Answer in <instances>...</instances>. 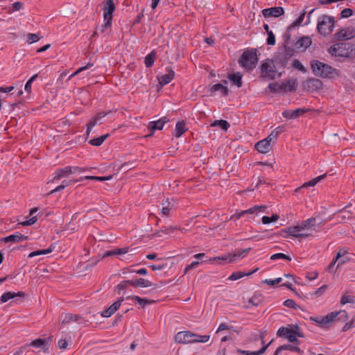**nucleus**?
Instances as JSON below:
<instances>
[{
	"label": "nucleus",
	"mask_w": 355,
	"mask_h": 355,
	"mask_svg": "<svg viewBox=\"0 0 355 355\" xmlns=\"http://www.w3.org/2000/svg\"><path fill=\"white\" fill-rule=\"evenodd\" d=\"M162 205L164 206L162 209V215L169 216L170 211L172 209L173 205H170V202L168 203L167 206H165V203L163 202Z\"/></svg>",
	"instance_id": "obj_51"
},
{
	"label": "nucleus",
	"mask_w": 355,
	"mask_h": 355,
	"mask_svg": "<svg viewBox=\"0 0 355 355\" xmlns=\"http://www.w3.org/2000/svg\"><path fill=\"white\" fill-rule=\"evenodd\" d=\"M112 111L98 112L96 115L90 121L91 126H95L98 122H99L103 117L110 114Z\"/></svg>",
	"instance_id": "obj_35"
},
{
	"label": "nucleus",
	"mask_w": 355,
	"mask_h": 355,
	"mask_svg": "<svg viewBox=\"0 0 355 355\" xmlns=\"http://www.w3.org/2000/svg\"><path fill=\"white\" fill-rule=\"evenodd\" d=\"M316 62H320L319 60H312L311 62V67L313 70V73L317 76H321L322 75V71H323L322 70V67H320V65L319 66V64H318V67H316V65L315 64V63Z\"/></svg>",
	"instance_id": "obj_45"
},
{
	"label": "nucleus",
	"mask_w": 355,
	"mask_h": 355,
	"mask_svg": "<svg viewBox=\"0 0 355 355\" xmlns=\"http://www.w3.org/2000/svg\"><path fill=\"white\" fill-rule=\"evenodd\" d=\"M354 322H355V318L353 317L352 320L349 322H347L344 327H343V331H347L351 328L354 327Z\"/></svg>",
	"instance_id": "obj_60"
},
{
	"label": "nucleus",
	"mask_w": 355,
	"mask_h": 355,
	"mask_svg": "<svg viewBox=\"0 0 355 355\" xmlns=\"http://www.w3.org/2000/svg\"><path fill=\"white\" fill-rule=\"evenodd\" d=\"M327 288V286L326 285H323L321 287L318 288L317 290H315L313 293L312 295H314L315 297H318L326 291Z\"/></svg>",
	"instance_id": "obj_57"
},
{
	"label": "nucleus",
	"mask_w": 355,
	"mask_h": 355,
	"mask_svg": "<svg viewBox=\"0 0 355 355\" xmlns=\"http://www.w3.org/2000/svg\"><path fill=\"white\" fill-rule=\"evenodd\" d=\"M263 15L265 17H278L284 13V10L282 7H272L270 8L263 9L262 10Z\"/></svg>",
	"instance_id": "obj_10"
},
{
	"label": "nucleus",
	"mask_w": 355,
	"mask_h": 355,
	"mask_svg": "<svg viewBox=\"0 0 355 355\" xmlns=\"http://www.w3.org/2000/svg\"><path fill=\"white\" fill-rule=\"evenodd\" d=\"M250 248H246L242 250H239L238 252H235L233 254H230L228 256H223L222 257H214L213 259H211L210 261H216V260H223V261H227L230 260V261L232 262L236 260V257H241L243 256L245 254L249 252Z\"/></svg>",
	"instance_id": "obj_11"
},
{
	"label": "nucleus",
	"mask_w": 355,
	"mask_h": 355,
	"mask_svg": "<svg viewBox=\"0 0 355 355\" xmlns=\"http://www.w3.org/2000/svg\"><path fill=\"white\" fill-rule=\"evenodd\" d=\"M284 305L286 307L297 309L299 306L293 300L291 299H288L284 302Z\"/></svg>",
	"instance_id": "obj_53"
},
{
	"label": "nucleus",
	"mask_w": 355,
	"mask_h": 355,
	"mask_svg": "<svg viewBox=\"0 0 355 355\" xmlns=\"http://www.w3.org/2000/svg\"><path fill=\"white\" fill-rule=\"evenodd\" d=\"M283 350H289L293 352H301V349L297 346H293L291 345H284L279 346L275 351L274 355H278Z\"/></svg>",
	"instance_id": "obj_32"
},
{
	"label": "nucleus",
	"mask_w": 355,
	"mask_h": 355,
	"mask_svg": "<svg viewBox=\"0 0 355 355\" xmlns=\"http://www.w3.org/2000/svg\"><path fill=\"white\" fill-rule=\"evenodd\" d=\"M263 296L261 293H255L250 300L249 302L253 306H258L263 301Z\"/></svg>",
	"instance_id": "obj_40"
},
{
	"label": "nucleus",
	"mask_w": 355,
	"mask_h": 355,
	"mask_svg": "<svg viewBox=\"0 0 355 355\" xmlns=\"http://www.w3.org/2000/svg\"><path fill=\"white\" fill-rule=\"evenodd\" d=\"M312 43V40L309 37H302L299 39L295 44L296 49L300 51H305Z\"/></svg>",
	"instance_id": "obj_16"
},
{
	"label": "nucleus",
	"mask_w": 355,
	"mask_h": 355,
	"mask_svg": "<svg viewBox=\"0 0 355 355\" xmlns=\"http://www.w3.org/2000/svg\"><path fill=\"white\" fill-rule=\"evenodd\" d=\"M27 38L28 42H29L30 44L37 42L40 39L38 35L34 33H28L27 35Z\"/></svg>",
	"instance_id": "obj_58"
},
{
	"label": "nucleus",
	"mask_w": 355,
	"mask_h": 355,
	"mask_svg": "<svg viewBox=\"0 0 355 355\" xmlns=\"http://www.w3.org/2000/svg\"><path fill=\"white\" fill-rule=\"evenodd\" d=\"M178 229H180L179 226H170L168 227H163L161 231L162 233H164L166 234H169L171 233H173L175 230H178Z\"/></svg>",
	"instance_id": "obj_56"
},
{
	"label": "nucleus",
	"mask_w": 355,
	"mask_h": 355,
	"mask_svg": "<svg viewBox=\"0 0 355 355\" xmlns=\"http://www.w3.org/2000/svg\"><path fill=\"white\" fill-rule=\"evenodd\" d=\"M256 150L261 153H267L272 149V144L267 139L258 141L254 146Z\"/></svg>",
	"instance_id": "obj_17"
},
{
	"label": "nucleus",
	"mask_w": 355,
	"mask_h": 355,
	"mask_svg": "<svg viewBox=\"0 0 355 355\" xmlns=\"http://www.w3.org/2000/svg\"><path fill=\"white\" fill-rule=\"evenodd\" d=\"M123 300H124L123 297L119 298L117 301H116L111 306H110L106 310L103 311L101 313V315L104 318L110 317L121 306V303L123 301Z\"/></svg>",
	"instance_id": "obj_12"
},
{
	"label": "nucleus",
	"mask_w": 355,
	"mask_h": 355,
	"mask_svg": "<svg viewBox=\"0 0 355 355\" xmlns=\"http://www.w3.org/2000/svg\"><path fill=\"white\" fill-rule=\"evenodd\" d=\"M37 216H33L29 220L23 221V222L20 223L19 224L21 225L22 226H28V225H33L37 221Z\"/></svg>",
	"instance_id": "obj_63"
},
{
	"label": "nucleus",
	"mask_w": 355,
	"mask_h": 355,
	"mask_svg": "<svg viewBox=\"0 0 355 355\" xmlns=\"http://www.w3.org/2000/svg\"><path fill=\"white\" fill-rule=\"evenodd\" d=\"M72 173V167L67 166L63 168H59L56 171L55 175L53 178V181L59 180L63 177L67 176L69 174Z\"/></svg>",
	"instance_id": "obj_23"
},
{
	"label": "nucleus",
	"mask_w": 355,
	"mask_h": 355,
	"mask_svg": "<svg viewBox=\"0 0 355 355\" xmlns=\"http://www.w3.org/2000/svg\"><path fill=\"white\" fill-rule=\"evenodd\" d=\"M103 17L105 24L101 26V31H104L112 25V13L115 10V6L113 0H105L103 1Z\"/></svg>",
	"instance_id": "obj_5"
},
{
	"label": "nucleus",
	"mask_w": 355,
	"mask_h": 355,
	"mask_svg": "<svg viewBox=\"0 0 355 355\" xmlns=\"http://www.w3.org/2000/svg\"><path fill=\"white\" fill-rule=\"evenodd\" d=\"M308 110L306 108H298L295 110H284L282 112V115L286 119H297L300 116L306 113Z\"/></svg>",
	"instance_id": "obj_14"
},
{
	"label": "nucleus",
	"mask_w": 355,
	"mask_h": 355,
	"mask_svg": "<svg viewBox=\"0 0 355 355\" xmlns=\"http://www.w3.org/2000/svg\"><path fill=\"white\" fill-rule=\"evenodd\" d=\"M211 126H212V127L219 126L221 129H223L224 130H227L230 127V124L227 121L221 119V120L214 121L211 124Z\"/></svg>",
	"instance_id": "obj_42"
},
{
	"label": "nucleus",
	"mask_w": 355,
	"mask_h": 355,
	"mask_svg": "<svg viewBox=\"0 0 355 355\" xmlns=\"http://www.w3.org/2000/svg\"><path fill=\"white\" fill-rule=\"evenodd\" d=\"M166 72L167 73L162 75L158 78L159 83L162 85H165L169 83L175 76V72L171 68L167 67Z\"/></svg>",
	"instance_id": "obj_18"
},
{
	"label": "nucleus",
	"mask_w": 355,
	"mask_h": 355,
	"mask_svg": "<svg viewBox=\"0 0 355 355\" xmlns=\"http://www.w3.org/2000/svg\"><path fill=\"white\" fill-rule=\"evenodd\" d=\"M126 299H132L138 302L139 305H141L142 307H144L146 304H149L153 302V300H149L146 298H141L139 296L134 295V296H129L127 297Z\"/></svg>",
	"instance_id": "obj_36"
},
{
	"label": "nucleus",
	"mask_w": 355,
	"mask_h": 355,
	"mask_svg": "<svg viewBox=\"0 0 355 355\" xmlns=\"http://www.w3.org/2000/svg\"><path fill=\"white\" fill-rule=\"evenodd\" d=\"M210 91L212 92H220L223 96H227L229 93V89L226 86L220 83H218L214 85L211 87Z\"/></svg>",
	"instance_id": "obj_30"
},
{
	"label": "nucleus",
	"mask_w": 355,
	"mask_h": 355,
	"mask_svg": "<svg viewBox=\"0 0 355 355\" xmlns=\"http://www.w3.org/2000/svg\"><path fill=\"white\" fill-rule=\"evenodd\" d=\"M334 315L333 313H329L324 317L311 318V320L316 322L317 323L327 325L333 322V318Z\"/></svg>",
	"instance_id": "obj_25"
},
{
	"label": "nucleus",
	"mask_w": 355,
	"mask_h": 355,
	"mask_svg": "<svg viewBox=\"0 0 355 355\" xmlns=\"http://www.w3.org/2000/svg\"><path fill=\"white\" fill-rule=\"evenodd\" d=\"M290 334H291V329L282 327L277 331V335L280 337L286 338Z\"/></svg>",
	"instance_id": "obj_48"
},
{
	"label": "nucleus",
	"mask_w": 355,
	"mask_h": 355,
	"mask_svg": "<svg viewBox=\"0 0 355 355\" xmlns=\"http://www.w3.org/2000/svg\"><path fill=\"white\" fill-rule=\"evenodd\" d=\"M29 345L37 348L41 347L44 349V352H46L49 349L46 339L37 338L33 340Z\"/></svg>",
	"instance_id": "obj_28"
},
{
	"label": "nucleus",
	"mask_w": 355,
	"mask_h": 355,
	"mask_svg": "<svg viewBox=\"0 0 355 355\" xmlns=\"http://www.w3.org/2000/svg\"><path fill=\"white\" fill-rule=\"evenodd\" d=\"M258 270H259V268H257L254 270L249 271V272H241V271H237V272H233L229 277L228 279L232 280V281H235V280L241 279L243 277L250 276V275H252L253 273H254L255 272H257Z\"/></svg>",
	"instance_id": "obj_26"
},
{
	"label": "nucleus",
	"mask_w": 355,
	"mask_h": 355,
	"mask_svg": "<svg viewBox=\"0 0 355 355\" xmlns=\"http://www.w3.org/2000/svg\"><path fill=\"white\" fill-rule=\"evenodd\" d=\"M349 49H352V46L349 44L341 43L338 44V57H346L350 56Z\"/></svg>",
	"instance_id": "obj_21"
},
{
	"label": "nucleus",
	"mask_w": 355,
	"mask_h": 355,
	"mask_svg": "<svg viewBox=\"0 0 355 355\" xmlns=\"http://www.w3.org/2000/svg\"><path fill=\"white\" fill-rule=\"evenodd\" d=\"M168 121L169 119L166 116L162 117L156 121H150L148 125V128L151 131V132L146 137H149L153 136L156 130H162L164 124Z\"/></svg>",
	"instance_id": "obj_6"
},
{
	"label": "nucleus",
	"mask_w": 355,
	"mask_h": 355,
	"mask_svg": "<svg viewBox=\"0 0 355 355\" xmlns=\"http://www.w3.org/2000/svg\"><path fill=\"white\" fill-rule=\"evenodd\" d=\"M156 58V53L155 51H152L145 57V64L146 67H150L153 65Z\"/></svg>",
	"instance_id": "obj_41"
},
{
	"label": "nucleus",
	"mask_w": 355,
	"mask_h": 355,
	"mask_svg": "<svg viewBox=\"0 0 355 355\" xmlns=\"http://www.w3.org/2000/svg\"><path fill=\"white\" fill-rule=\"evenodd\" d=\"M294 55V50L286 44L279 47L274 55L272 62L274 63V67H286L289 60Z\"/></svg>",
	"instance_id": "obj_1"
},
{
	"label": "nucleus",
	"mask_w": 355,
	"mask_h": 355,
	"mask_svg": "<svg viewBox=\"0 0 355 355\" xmlns=\"http://www.w3.org/2000/svg\"><path fill=\"white\" fill-rule=\"evenodd\" d=\"M28 239L27 236H24L19 232H16L14 234L1 239V241L4 243L12 242L19 243L26 241Z\"/></svg>",
	"instance_id": "obj_15"
},
{
	"label": "nucleus",
	"mask_w": 355,
	"mask_h": 355,
	"mask_svg": "<svg viewBox=\"0 0 355 355\" xmlns=\"http://www.w3.org/2000/svg\"><path fill=\"white\" fill-rule=\"evenodd\" d=\"M322 83L320 80L311 78L304 83V87L310 92H314L322 88Z\"/></svg>",
	"instance_id": "obj_7"
},
{
	"label": "nucleus",
	"mask_w": 355,
	"mask_h": 355,
	"mask_svg": "<svg viewBox=\"0 0 355 355\" xmlns=\"http://www.w3.org/2000/svg\"><path fill=\"white\" fill-rule=\"evenodd\" d=\"M131 280H124L122 281L120 284H119L116 288L119 291L123 290L127 288L128 285H130ZM118 293L120 294V291H118Z\"/></svg>",
	"instance_id": "obj_54"
},
{
	"label": "nucleus",
	"mask_w": 355,
	"mask_h": 355,
	"mask_svg": "<svg viewBox=\"0 0 355 355\" xmlns=\"http://www.w3.org/2000/svg\"><path fill=\"white\" fill-rule=\"evenodd\" d=\"M209 335H198L189 331H183L178 332L175 336L176 343L182 344L193 343H207L209 340Z\"/></svg>",
	"instance_id": "obj_2"
},
{
	"label": "nucleus",
	"mask_w": 355,
	"mask_h": 355,
	"mask_svg": "<svg viewBox=\"0 0 355 355\" xmlns=\"http://www.w3.org/2000/svg\"><path fill=\"white\" fill-rule=\"evenodd\" d=\"M25 293L24 292L19 291L18 293H13V292H6L3 293L1 297V301L3 303H5L8 302L10 299H13L15 297H24Z\"/></svg>",
	"instance_id": "obj_24"
},
{
	"label": "nucleus",
	"mask_w": 355,
	"mask_h": 355,
	"mask_svg": "<svg viewBox=\"0 0 355 355\" xmlns=\"http://www.w3.org/2000/svg\"><path fill=\"white\" fill-rule=\"evenodd\" d=\"M254 213H257V209H254V207H253L250 208V209H248L247 210L242 211H241L238 214L233 215L232 216H231L230 219H232L234 218H236V219H239V218H240L242 216H243L245 214H254Z\"/></svg>",
	"instance_id": "obj_46"
},
{
	"label": "nucleus",
	"mask_w": 355,
	"mask_h": 355,
	"mask_svg": "<svg viewBox=\"0 0 355 355\" xmlns=\"http://www.w3.org/2000/svg\"><path fill=\"white\" fill-rule=\"evenodd\" d=\"M326 176H327V173H324L322 175L318 176L315 178H313V180H311L307 182H305L301 187L297 188L295 190V192H299L303 188H306L309 187H314L318 182H319L322 180L326 178Z\"/></svg>",
	"instance_id": "obj_22"
},
{
	"label": "nucleus",
	"mask_w": 355,
	"mask_h": 355,
	"mask_svg": "<svg viewBox=\"0 0 355 355\" xmlns=\"http://www.w3.org/2000/svg\"><path fill=\"white\" fill-rule=\"evenodd\" d=\"M228 79L233 82L238 87H241L242 85V75L239 73H230L227 76Z\"/></svg>",
	"instance_id": "obj_31"
},
{
	"label": "nucleus",
	"mask_w": 355,
	"mask_h": 355,
	"mask_svg": "<svg viewBox=\"0 0 355 355\" xmlns=\"http://www.w3.org/2000/svg\"><path fill=\"white\" fill-rule=\"evenodd\" d=\"M261 71L263 78L268 79H274L277 73V70L274 69L269 62H264L261 65Z\"/></svg>",
	"instance_id": "obj_8"
},
{
	"label": "nucleus",
	"mask_w": 355,
	"mask_h": 355,
	"mask_svg": "<svg viewBox=\"0 0 355 355\" xmlns=\"http://www.w3.org/2000/svg\"><path fill=\"white\" fill-rule=\"evenodd\" d=\"M315 218H310L303 221L300 225H297V227H299V230L302 231L305 230L306 228H309V227L313 226V222H315Z\"/></svg>",
	"instance_id": "obj_43"
},
{
	"label": "nucleus",
	"mask_w": 355,
	"mask_h": 355,
	"mask_svg": "<svg viewBox=\"0 0 355 355\" xmlns=\"http://www.w3.org/2000/svg\"><path fill=\"white\" fill-rule=\"evenodd\" d=\"M282 83H286V92H295L297 89V79L292 80H286Z\"/></svg>",
	"instance_id": "obj_37"
},
{
	"label": "nucleus",
	"mask_w": 355,
	"mask_h": 355,
	"mask_svg": "<svg viewBox=\"0 0 355 355\" xmlns=\"http://www.w3.org/2000/svg\"><path fill=\"white\" fill-rule=\"evenodd\" d=\"M306 11L304 10L299 17L288 26V30L290 31L291 28L300 26L304 19Z\"/></svg>",
	"instance_id": "obj_44"
},
{
	"label": "nucleus",
	"mask_w": 355,
	"mask_h": 355,
	"mask_svg": "<svg viewBox=\"0 0 355 355\" xmlns=\"http://www.w3.org/2000/svg\"><path fill=\"white\" fill-rule=\"evenodd\" d=\"M279 218V216L277 214H272L271 217H268V216H264L261 218V222L263 224H268V223H270L272 222L277 221Z\"/></svg>",
	"instance_id": "obj_47"
},
{
	"label": "nucleus",
	"mask_w": 355,
	"mask_h": 355,
	"mask_svg": "<svg viewBox=\"0 0 355 355\" xmlns=\"http://www.w3.org/2000/svg\"><path fill=\"white\" fill-rule=\"evenodd\" d=\"M110 136V134L107 133L106 135H102L99 137L92 139L89 141V144L94 146H101L104 141Z\"/></svg>",
	"instance_id": "obj_38"
},
{
	"label": "nucleus",
	"mask_w": 355,
	"mask_h": 355,
	"mask_svg": "<svg viewBox=\"0 0 355 355\" xmlns=\"http://www.w3.org/2000/svg\"><path fill=\"white\" fill-rule=\"evenodd\" d=\"M128 251V250L127 248H118V249H114L112 250H108L104 253L103 258L110 257V256H114V255L124 254L127 253Z\"/></svg>",
	"instance_id": "obj_33"
},
{
	"label": "nucleus",
	"mask_w": 355,
	"mask_h": 355,
	"mask_svg": "<svg viewBox=\"0 0 355 355\" xmlns=\"http://www.w3.org/2000/svg\"><path fill=\"white\" fill-rule=\"evenodd\" d=\"M267 35H268L267 44L268 45H274L276 42L275 35L273 34V33L272 31L268 32L267 33Z\"/></svg>",
	"instance_id": "obj_61"
},
{
	"label": "nucleus",
	"mask_w": 355,
	"mask_h": 355,
	"mask_svg": "<svg viewBox=\"0 0 355 355\" xmlns=\"http://www.w3.org/2000/svg\"><path fill=\"white\" fill-rule=\"evenodd\" d=\"M282 279L281 277L276 278L274 280L271 279H265L262 282L263 284H266L269 286H274L277 284H279L282 282Z\"/></svg>",
	"instance_id": "obj_59"
},
{
	"label": "nucleus",
	"mask_w": 355,
	"mask_h": 355,
	"mask_svg": "<svg viewBox=\"0 0 355 355\" xmlns=\"http://www.w3.org/2000/svg\"><path fill=\"white\" fill-rule=\"evenodd\" d=\"M268 87L270 90V92L274 93L286 92V83H270Z\"/></svg>",
	"instance_id": "obj_29"
},
{
	"label": "nucleus",
	"mask_w": 355,
	"mask_h": 355,
	"mask_svg": "<svg viewBox=\"0 0 355 355\" xmlns=\"http://www.w3.org/2000/svg\"><path fill=\"white\" fill-rule=\"evenodd\" d=\"M286 259V260H288V261H291V258L285 254H283V253H277V254H272L271 257H270V259L271 260H276V259Z\"/></svg>",
	"instance_id": "obj_49"
},
{
	"label": "nucleus",
	"mask_w": 355,
	"mask_h": 355,
	"mask_svg": "<svg viewBox=\"0 0 355 355\" xmlns=\"http://www.w3.org/2000/svg\"><path fill=\"white\" fill-rule=\"evenodd\" d=\"M334 22L333 17L323 15L318 19L317 25L318 33L324 36L329 35L334 30Z\"/></svg>",
	"instance_id": "obj_4"
},
{
	"label": "nucleus",
	"mask_w": 355,
	"mask_h": 355,
	"mask_svg": "<svg viewBox=\"0 0 355 355\" xmlns=\"http://www.w3.org/2000/svg\"><path fill=\"white\" fill-rule=\"evenodd\" d=\"M293 67H295V69H297L298 70H300V71H301L302 72H305L306 71L305 67L297 60H295L293 62Z\"/></svg>",
	"instance_id": "obj_62"
},
{
	"label": "nucleus",
	"mask_w": 355,
	"mask_h": 355,
	"mask_svg": "<svg viewBox=\"0 0 355 355\" xmlns=\"http://www.w3.org/2000/svg\"><path fill=\"white\" fill-rule=\"evenodd\" d=\"M37 74H35L26 83L24 89L28 93H30L31 92L32 83L37 78Z\"/></svg>",
	"instance_id": "obj_50"
},
{
	"label": "nucleus",
	"mask_w": 355,
	"mask_h": 355,
	"mask_svg": "<svg viewBox=\"0 0 355 355\" xmlns=\"http://www.w3.org/2000/svg\"><path fill=\"white\" fill-rule=\"evenodd\" d=\"M130 285L134 287H149L151 286L153 284L147 279L139 278L137 279H131Z\"/></svg>",
	"instance_id": "obj_27"
},
{
	"label": "nucleus",
	"mask_w": 355,
	"mask_h": 355,
	"mask_svg": "<svg viewBox=\"0 0 355 355\" xmlns=\"http://www.w3.org/2000/svg\"><path fill=\"white\" fill-rule=\"evenodd\" d=\"M354 11L351 8H345L340 12L341 18H347L352 16Z\"/></svg>",
	"instance_id": "obj_55"
},
{
	"label": "nucleus",
	"mask_w": 355,
	"mask_h": 355,
	"mask_svg": "<svg viewBox=\"0 0 355 355\" xmlns=\"http://www.w3.org/2000/svg\"><path fill=\"white\" fill-rule=\"evenodd\" d=\"M346 30L342 29L336 33V35L339 40H347L349 37L346 34Z\"/></svg>",
	"instance_id": "obj_64"
},
{
	"label": "nucleus",
	"mask_w": 355,
	"mask_h": 355,
	"mask_svg": "<svg viewBox=\"0 0 355 355\" xmlns=\"http://www.w3.org/2000/svg\"><path fill=\"white\" fill-rule=\"evenodd\" d=\"M71 322H76L78 324H84L86 320L80 315H74L72 313H66L62 320V324H69Z\"/></svg>",
	"instance_id": "obj_13"
},
{
	"label": "nucleus",
	"mask_w": 355,
	"mask_h": 355,
	"mask_svg": "<svg viewBox=\"0 0 355 355\" xmlns=\"http://www.w3.org/2000/svg\"><path fill=\"white\" fill-rule=\"evenodd\" d=\"M258 62L255 51H245L239 60L240 65L248 71L252 70Z\"/></svg>",
	"instance_id": "obj_3"
},
{
	"label": "nucleus",
	"mask_w": 355,
	"mask_h": 355,
	"mask_svg": "<svg viewBox=\"0 0 355 355\" xmlns=\"http://www.w3.org/2000/svg\"><path fill=\"white\" fill-rule=\"evenodd\" d=\"M187 130L186 124L184 121H178L175 125V133L176 137H181Z\"/></svg>",
	"instance_id": "obj_34"
},
{
	"label": "nucleus",
	"mask_w": 355,
	"mask_h": 355,
	"mask_svg": "<svg viewBox=\"0 0 355 355\" xmlns=\"http://www.w3.org/2000/svg\"><path fill=\"white\" fill-rule=\"evenodd\" d=\"M340 303L342 304H345L347 303H354V297L352 295H344L341 297Z\"/></svg>",
	"instance_id": "obj_52"
},
{
	"label": "nucleus",
	"mask_w": 355,
	"mask_h": 355,
	"mask_svg": "<svg viewBox=\"0 0 355 355\" xmlns=\"http://www.w3.org/2000/svg\"><path fill=\"white\" fill-rule=\"evenodd\" d=\"M263 337H264L263 334H262L260 336V338H261V343L263 345H264ZM271 342L272 341H270L268 344L263 345L259 350H258L257 352H250V351H247V350L238 349L237 352L239 354H244V355H261L266 352V349L270 345Z\"/></svg>",
	"instance_id": "obj_19"
},
{
	"label": "nucleus",
	"mask_w": 355,
	"mask_h": 355,
	"mask_svg": "<svg viewBox=\"0 0 355 355\" xmlns=\"http://www.w3.org/2000/svg\"><path fill=\"white\" fill-rule=\"evenodd\" d=\"M281 232L288 233L290 236H292L295 238H305L309 236V234H304L299 233L300 230L299 227H297V225L288 227L287 228L282 230Z\"/></svg>",
	"instance_id": "obj_20"
},
{
	"label": "nucleus",
	"mask_w": 355,
	"mask_h": 355,
	"mask_svg": "<svg viewBox=\"0 0 355 355\" xmlns=\"http://www.w3.org/2000/svg\"><path fill=\"white\" fill-rule=\"evenodd\" d=\"M315 64L316 67L319 64V66L320 65V67H322L323 71H322V75L320 76L322 78H332L334 75L338 74L336 69L327 64H324L322 62H316Z\"/></svg>",
	"instance_id": "obj_9"
},
{
	"label": "nucleus",
	"mask_w": 355,
	"mask_h": 355,
	"mask_svg": "<svg viewBox=\"0 0 355 355\" xmlns=\"http://www.w3.org/2000/svg\"><path fill=\"white\" fill-rule=\"evenodd\" d=\"M330 313H333L334 317L333 318V321L335 320L340 321H345L348 318V314L345 311H340L338 312H331Z\"/></svg>",
	"instance_id": "obj_39"
}]
</instances>
